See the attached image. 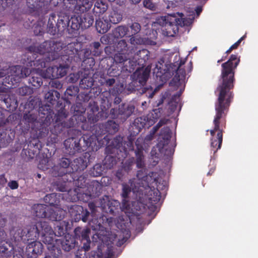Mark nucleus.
Masks as SVG:
<instances>
[{
    "instance_id": "obj_1",
    "label": "nucleus",
    "mask_w": 258,
    "mask_h": 258,
    "mask_svg": "<svg viewBox=\"0 0 258 258\" xmlns=\"http://www.w3.org/2000/svg\"><path fill=\"white\" fill-rule=\"evenodd\" d=\"M240 62V56L237 53L231 54L228 60L221 64V75L215 91L218 98L215 105L214 127L210 130V146L214 154L221 148L223 134L226 127V116L234 97L232 90L235 81V70Z\"/></svg>"
},
{
    "instance_id": "obj_2",
    "label": "nucleus",
    "mask_w": 258,
    "mask_h": 258,
    "mask_svg": "<svg viewBox=\"0 0 258 258\" xmlns=\"http://www.w3.org/2000/svg\"><path fill=\"white\" fill-rule=\"evenodd\" d=\"M137 179H131L128 183L122 184V206L128 210L131 207L130 195L132 191L136 201L140 203L148 199L151 203L156 204L161 199V191H166L167 187L165 183L158 182V174L155 172H150L144 175L143 170H138Z\"/></svg>"
},
{
    "instance_id": "obj_3",
    "label": "nucleus",
    "mask_w": 258,
    "mask_h": 258,
    "mask_svg": "<svg viewBox=\"0 0 258 258\" xmlns=\"http://www.w3.org/2000/svg\"><path fill=\"white\" fill-rule=\"evenodd\" d=\"M180 97L179 94L174 95L169 101H166V98L162 96L156 101L157 108L153 109L152 111L148 114L147 120L148 125L154 124L162 115L171 114L176 110L178 101Z\"/></svg>"
},
{
    "instance_id": "obj_4",
    "label": "nucleus",
    "mask_w": 258,
    "mask_h": 258,
    "mask_svg": "<svg viewBox=\"0 0 258 258\" xmlns=\"http://www.w3.org/2000/svg\"><path fill=\"white\" fill-rule=\"evenodd\" d=\"M151 68L150 64L145 69L142 67H139L132 75V83L135 86L134 89L138 90L142 94H145L149 98H153L155 93V90L153 91V88L150 86L144 87L149 77Z\"/></svg>"
},
{
    "instance_id": "obj_5",
    "label": "nucleus",
    "mask_w": 258,
    "mask_h": 258,
    "mask_svg": "<svg viewBox=\"0 0 258 258\" xmlns=\"http://www.w3.org/2000/svg\"><path fill=\"white\" fill-rule=\"evenodd\" d=\"M62 46L60 42L54 41H44L39 45L30 46L28 48L27 53H39L46 54V61H50L57 59L62 50Z\"/></svg>"
},
{
    "instance_id": "obj_6",
    "label": "nucleus",
    "mask_w": 258,
    "mask_h": 258,
    "mask_svg": "<svg viewBox=\"0 0 258 258\" xmlns=\"http://www.w3.org/2000/svg\"><path fill=\"white\" fill-rule=\"evenodd\" d=\"M35 71L36 70L33 69L32 71L21 66H13L6 70H0V78L8 75V77L4 79V83L13 85L14 84V82L16 83L19 82L22 79L28 77Z\"/></svg>"
},
{
    "instance_id": "obj_7",
    "label": "nucleus",
    "mask_w": 258,
    "mask_h": 258,
    "mask_svg": "<svg viewBox=\"0 0 258 258\" xmlns=\"http://www.w3.org/2000/svg\"><path fill=\"white\" fill-rule=\"evenodd\" d=\"M172 132L169 127H163L158 137V142L156 145V148L159 153L163 154L168 157H171L174 152V147L169 145L171 138Z\"/></svg>"
},
{
    "instance_id": "obj_8",
    "label": "nucleus",
    "mask_w": 258,
    "mask_h": 258,
    "mask_svg": "<svg viewBox=\"0 0 258 258\" xmlns=\"http://www.w3.org/2000/svg\"><path fill=\"white\" fill-rule=\"evenodd\" d=\"M63 211L57 208L53 209L50 206L44 204L34 205L32 207V212L37 217L46 218L51 221H60L61 216L58 215V212Z\"/></svg>"
},
{
    "instance_id": "obj_9",
    "label": "nucleus",
    "mask_w": 258,
    "mask_h": 258,
    "mask_svg": "<svg viewBox=\"0 0 258 258\" xmlns=\"http://www.w3.org/2000/svg\"><path fill=\"white\" fill-rule=\"evenodd\" d=\"M180 18H177L175 16H172L170 18V20L166 25L164 29L165 34L168 37H173L178 32L179 26L183 27L188 26L190 24V20L184 18L183 14H179Z\"/></svg>"
},
{
    "instance_id": "obj_10",
    "label": "nucleus",
    "mask_w": 258,
    "mask_h": 258,
    "mask_svg": "<svg viewBox=\"0 0 258 258\" xmlns=\"http://www.w3.org/2000/svg\"><path fill=\"white\" fill-rule=\"evenodd\" d=\"M100 207L103 212L115 216L121 210L120 204L117 200H109L108 196H105L100 200Z\"/></svg>"
},
{
    "instance_id": "obj_11",
    "label": "nucleus",
    "mask_w": 258,
    "mask_h": 258,
    "mask_svg": "<svg viewBox=\"0 0 258 258\" xmlns=\"http://www.w3.org/2000/svg\"><path fill=\"white\" fill-rule=\"evenodd\" d=\"M135 107L134 105L128 103H122L118 108H111L110 115L112 118H117L121 116L124 120L128 118L134 112Z\"/></svg>"
},
{
    "instance_id": "obj_12",
    "label": "nucleus",
    "mask_w": 258,
    "mask_h": 258,
    "mask_svg": "<svg viewBox=\"0 0 258 258\" xmlns=\"http://www.w3.org/2000/svg\"><path fill=\"white\" fill-rule=\"evenodd\" d=\"M125 219L126 220L123 216H120L114 221L115 226L120 231L122 236V238L118 239V242H127L131 237V231L128 228L130 222H128L127 217Z\"/></svg>"
},
{
    "instance_id": "obj_13",
    "label": "nucleus",
    "mask_w": 258,
    "mask_h": 258,
    "mask_svg": "<svg viewBox=\"0 0 258 258\" xmlns=\"http://www.w3.org/2000/svg\"><path fill=\"white\" fill-rule=\"evenodd\" d=\"M176 60L173 63V65L176 68L174 69L175 75L173 78L171 84H173L175 86H179L180 85L181 81H183L186 76V72L184 69L180 68V67L184 64V61L180 59L179 56L175 55Z\"/></svg>"
},
{
    "instance_id": "obj_14",
    "label": "nucleus",
    "mask_w": 258,
    "mask_h": 258,
    "mask_svg": "<svg viewBox=\"0 0 258 258\" xmlns=\"http://www.w3.org/2000/svg\"><path fill=\"white\" fill-rule=\"evenodd\" d=\"M51 229V227L48 225V223L44 221H40L37 222L35 225H33L28 231V234H31V233L38 235L39 233L41 231L42 234L45 237V242H51L53 241L54 239H52V236H48V233L50 232Z\"/></svg>"
},
{
    "instance_id": "obj_15",
    "label": "nucleus",
    "mask_w": 258,
    "mask_h": 258,
    "mask_svg": "<svg viewBox=\"0 0 258 258\" xmlns=\"http://www.w3.org/2000/svg\"><path fill=\"white\" fill-rule=\"evenodd\" d=\"M117 235L107 228L98 224V240L100 242H113L115 240Z\"/></svg>"
},
{
    "instance_id": "obj_16",
    "label": "nucleus",
    "mask_w": 258,
    "mask_h": 258,
    "mask_svg": "<svg viewBox=\"0 0 258 258\" xmlns=\"http://www.w3.org/2000/svg\"><path fill=\"white\" fill-rule=\"evenodd\" d=\"M68 115V112L66 109L64 108H60L55 115V122L63 127L67 128L72 127L74 124L72 118H71L68 121H64V119L67 117Z\"/></svg>"
},
{
    "instance_id": "obj_17",
    "label": "nucleus",
    "mask_w": 258,
    "mask_h": 258,
    "mask_svg": "<svg viewBox=\"0 0 258 258\" xmlns=\"http://www.w3.org/2000/svg\"><path fill=\"white\" fill-rule=\"evenodd\" d=\"M123 138L120 136H117L114 138L110 142H108V145L105 148V152L107 154H113L118 151H121L120 148L122 146Z\"/></svg>"
},
{
    "instance_id": "obj_18",
    "label": "nucleus",
    "mask_w": 258,
    "mask_h": 258,
    "mask_svg": "<svg viewBox=\"0 0 258 258\" xmlns=\"http://www.w3.org/2000/svg\"><path fill=\"white\" fill-rule=\"evenodd\" d=\"M136 149L135 153L136 155V164L137 168H142L145 166L144 148L142 145L139 143V139L136 142Z\"/></svg>"
},
{
    "instance_id": "obj_19",
    "label": "nucleus",
    "mask_w": 258,
    "mask_h": 258,
    "mask_svg": "<svg viewBox=\"0 0 258 258\" xmlns=\"http://www.w3.org/2000/svg\"><path fill=\"white\" fill-rule=\"evenodd\" d=\"M134 56V59L137 60L139 67L144 68L150 58V52L147 49H143L139 50Z\"/></svg>"
},
{
    "instance_id": "obj_20",
    "label": "nucleus",
    "mask_w": 258,
    "mask_h": 258,
    "mask_svg": "<svg viewBox=\"0 0 258 258\" xmlns=\"http://www.w3.org/2000/svg\"><path fill=\"white\" fill-rule=\"evenodd\" d=\"M70 212L74 214L77 216V219H82L84 222L87 221L88 217L89 215V212L87 210L84 211L83 207L78 205L73 206L71 208Z\"/></svg>"
},
{
    "instance_id": "obj_21",
    "label": "nucleus",
    "mask_w": 258,
    "mask_h": 258,
    "mask_svg": "<svg viewBox=\"0 0 258 258\" xmlns=\"http://www.w3.org/2000/svg\"><path fill=\"white\" fill-rule=\"evenodd\" d=\"M125 63L126 64H124L122 70L129 73L134 72V70H137V68H139L138 62L137 60L134 59V56L133 58L128 57L127 60H126Z\"/></svg>"
},
{
    "instance_id": "obj_22",
    "label": "nucleus",
    "mask_w": 258,
    "mask_h": 258,
    "mask_svg": "<svg viewBox=\"0 0 258 258\" xmlns=\"http://www.w3.org/2000/svg\"><path fill=\"white\" fill-rule=\"evenodd\" d=\"M0 252L4 253L6 257L11 256L14 250V243H1Z\"/></svg>"
},
{
    "instance_id": "obj_23",
    "label": "nucleus",
    "mask_w": 258,
    "mask_h": 258,
    "mask_svg": "<svg viewBox=\"0 0 258 258\" xmlns=\"http://www.w3.org/2000/svg\"><path fill=\"white\" fill-rule=\"evenodd\" d=\"M129 29L128 27L120 25L114 29L113 31V34L114 37L122 38L126 35L128 36Z\"/></svg>"
},
{
    "instance_id": "obj_24",
    "label": "nucleus",
    "mask_w": 258,
    "mask_h": 258,
    "mask_svg": "<svg viewBox=\"0 0 258 258\" xmlns=\"http://www.w3.org/2000/svg\"><path fill=\"white\" fill-rule=\"evenodd\" d=\"M48 1L50 0H27V5L29 9L34 11L40 9L45 2Z\"/></svg>"
},
{
    "instance_id": "obj_25",
    "label": "nucleus",
    "mask_w": 258,
    "mask_h": 258,
    "mask_svg": "<svg viewBox=\"0 0 258 258\" xmlns=\"http://www.w3.org/2000/svg\"><path fill=\"white\" fill-rule=\"evenodd\" d=\"M128 57L125 52H118L115 54L114 56V61L116 63L119 65V67L122 69L124 64H126V60H127Z\"/></svg>"
},
{
    "instance_id": "obj_26",
    "label": "nucleus",
    "mask_w": 258,
    "mask_h": 258,
    "mask_svg": "<svg viewBox=\"0 0 258 258\" xmlns=\"http://www.w3.org/2000/svg\"><path fill=\"white\" fill-rule=\"evenodd\" d=\"M60 97L58 92L55 90H50L45 94V99L49 103L53 104Z\"/></svg>"
},
{
    "instance_id": "obj_27",
    "label": "nucleus",
    "mask_w": 258,
    "mask_h": 258,
    "mask_svg": "<svg viewBox=\"0 0 258 258\" xmlns=\"http://www.w3.org/2000/svg\"><path fill=\"white\" fill-rule=\"evenodd\" d=\"M153 74L155 75L157 78H159L160 80L165 79L168 77V74L170 75L169 73L166 72L165 69H162L161 67H158V65H156V67L153 69Z\"/></svg>"
},
{
    "instance_id": "obj_28",
    "label": "nucleus",
    "mask_w": 258,
    "mask_h": 258,
    "mask_svg": "<svg viewBox=\"0 0 258 258\" xmlns=\"http://www.w3.org/2000/svg\"><path fill=\"white\" fill-rule=\"evenodd\" d=\"M118 125L114 121L110 120L105 124V128L106 132L109 134L115 133L118 131Z\"/></svg>"
},
{
    "instance_id": "obj_29",
    "label": "nucleus",
    "mask_w": 258,
    "mask_h": 258,
    "mask_svg": "<svg viewBox=\"0 0 258 258\" xmlns=\"http://www.w3.org/2000/svg\"><path fill=\"white\" fill-rule=\"evenodd\" d=\"M146 123L143 120L142 117H138L136 118L133 123V128L136 130L135 132L136 134H139L141 130L145 127Z\"/></svg>"
},
{
    "instance_id": "obj_30",
    "label": "nucleus",
    "mask_w": 258,
    "mask_h": 258,
    "mask_svg": "<svg viewBox=\"0 0 258 258\" xmlns=\"http://www.w3.org/2000/svg\"><path fill=\"white\" fill-rule=\"evenodd\" d=\"M74 231L76 235H77L79 233H81V240H86L87 242H91V240L89 239V234L91 233L90 229H86L81 231V228L80 227H77L75 229Z\"/></svg>"
},
{
    "instance_id": "obj_31",
    "label": "nucleus",
    "mask_w": 258,
    "mask_h": 258,
    "mask_svg": "<svg viewBox=\"0 0 258 258\" xmlns=\"http://www.w3.org/2000/svg\"><path fill=\"white\" fill-rule=\"evenodd\" d=\"M116 158L110 155H107L103 161L104 165L108 169H111L116 164Z\"/></svg>"
},
{
    "instance_id": "obj_32",
    "label": "nucleus",
    "mask_w": 258,
    "mask_h": 258,
    "mask_svg": "<svg viewBox=\"0 0 258 258\" xmlns=\"http://www.w3.org/2000/svg\"><path fill=\"white\" fill-rule=\"evenodd\" d=\"M109 21L113 24H117L122 19V15L120 13L113 11L109 15Z\"/></svg>"
},
{
    "instance_id": "obj_33",
    "label": "nucleus",
    "mask_w": 258,
    "mask_h": 258,
    "mask_svg": "<svg viewBox=\"0 0 258 258\" xmlns=\"http://www.w3.org/2000/svg\"><path fill=\"white\" fill-rule=\"evenodd\" d=\"M53 186L56 190L61 192L67 191L69 190L66 182L61 180H58L53 182Z\"/></svg>"
},
{
    "instance_id": "obj_34",
    "label": "nucleus",
    "mask_w": 258,
    "mask_h": 258,
    "mask_svg": "<svg viewBox=\"0 0 258 258\" xmlns=\"http://www.w3.org/2000/svg\"><path fill=\"white\" fill-rule=\"evenodd\" d=\"M130 30L128 32V36H134L141 31V25L138 22L132 23L129 26Z\"/></svg>"
},
{
    "instance_id": "obj_35",
    "label": "nucleus",
    "mask_w": 258,
    "mask_h": 258,
    "mask_svg": "<svg viewBox=\"0 0 258 258\" xmlns=\"http://www.w3.org/2000/svg\"><path fill=\"white\" fill-rule=\"evenodd\" d=\"M97 110V107L92 108L88 112V119L90 123L91 126L95 127V123L97 122L96 116L94 113V111Z\"/></svg>"
},
{
    "instance_id": "obj_36",
    "label": "nucleus",
    "mask_w": 258,
    "mask_h": 258,
    "mask_svg": "<svg viewBox=\"0 0 258 258\" xmlns=\"http://www.w3.org/2000/svg\"><path fill=\"white\" fill-rule=\"evenodd\" d=\"M23 119L26 122H27L29 125L30 124H33L37 119V115L36 113L28 112L27 113H25L23 116Z\"/></svg>"
},
{
    "instance_id": "obj_37",
    "label": "nucleus",
    "mask_w": 258,
    "mask_h": 258,
    "mask_svg": "<svg viewBox=\"0 0 258 258\" xmlns=\"http://www.w3.org/2000/svg\"><path fill=\"white\" fill-rule=\"evenodd\" d=\"M134 162L135 160L134 158L128 159L123 163L121 168L122 170H123L124 172L128 173V172L132 170Z\"/></svg>"
},
{
    "instance_id": "obj_38",
    "label": "nucleus",
    "mask_w": 258,
    "mask_h": 258,
    "mask_svg": "<svg viewBox=\"0 0 258 258\" xmlns=\"http://www.w3.org/2000/svg\"><path fill=\"white\" fill-rule=\"evenodd\" d=\"M28 246L29 248L34 246L32 252L36 254H40L42 252L43 245L42 243H28Z\"/></svg>"
},
{
    "instance_id": "obj_39",
    "label": "nucleus",
    "mask_w": 258,
    "mask_h": 258,
    "mask_svg": "<svg viewBox=\"0 0 258 258\" xmlns=\"http://www.w3.org/2000/svg\"><path fill=\"white\" fill-rule=\"evenodd\" d=\"M55 21L53 19H49L47 23V32L52 35H54L56 32Z\"/></svg>"
},
{
    "instance_id": "obj_40",
    "label": "nucleus",
    "mask_w": 258,
    "mask_h": 258,
    "mask_svg": "<svg viewBox=\"0 0 258 258\" xmlns=\"http://www.w3.org/2000/svg\"><path fill=\"white\" fill-rule=\"evenodd\" d=\"M127 43L124 39L119 41L116 45V50L117 52H124V51L127 50Z\"/></svg>"
},
{
    "instance_id": "obj_41",
    "label": "nucleus",
    "mask_w": 258,
    "mask_h": 258,
    "mask_svg": "<svg viewBox=\"0 0 258 258\" xmlns=\"http://www.w3.org/2000/svg\"><path fill=\"white\" fill-rule=\"evenodd\" d=\"M69 70V66L68 64H60L57 66V70L58 77L61 78L67 75Z\"/></svg>"
},
{
    "instance_id": "obj_42",
    "label": "nucleus",
    "mask_w": 258,
    "mask_h": 258,
    "mask_svg": "<svg viewBox=\"0 0 258 258\" xmlns=\"http://www.w3.org/2000/svg\"><path fill=\"white\" fill-rule=\"evenodd\" d=\"M55 232L54 233L51 230L50 232H49V234L48 235L49 236H52L53 235H54L55 236H61L63 235L65 233V230L63 229L62 226H61L60 225H57L55 228ZM53 239L52 237L51 239Z\"/></svg>"
},
{
    "instance_id": "obj_43",
    "label": "nucleus",
    "mask_w": 258,
    "mask_h": 258,
    "mask_svg": "<svg viewBox=\"0 0 258 258\" xmlns=\"http://www.w3.org/2000/svg\"><path fill=\"white\" fill-rule=\"evenodd\" d=\"M173 16L170 15L167 16H162L156 20V22L157 24H159L160 26L163 27H165L166 25L168 24V22L170 21V18Z\"/></svg>"
},
{
    "instance_id": "obj_44",
    "label": "nucleus",
    "mask_w": 258,
    "mask_h": 258,
    "mask_svg": "<svg viewBox=\"0 0 258 258\" xmlns=\"http://www.w3.org/2000/svg\"><path fill=\"white\" fill-rule=\"evenodd\" d=\"M40 105V102L38 99L31 98L26 104V107L30 109H33Z\"/></svg>"
},
{
    "instance_id": "obj_45",
    "label": "nucleus",
    "mask_w": 258,
    "mask_h": 258,
    "mask_svg": "<svg viewBox=\"0 0 258 258\" xmlns=\"http://www.w3.org/2000/svg\"><path fill=\"white\" fill-rule=\"evenodd\" d=\"M29 82L32 86L38 87L42 84V78L40 77L32 76L29 80Z\"/></svg>"
},
{
    "instance_id": "obj_46",
    "label": "nucleus",
    "mask_w": 258,
    "mask_h": 258,
    "mask_svg": "<svg viewBox=\"0 0 258 258\" xmlns=\"http://www.w3.org/2000/svg\"><path fill=\"white\" fill-rule=\"evenodd\" d=\"M245 38V36L244 35L241 37L238 41H237L235 43H234L233 45H232L225 52V53L227 54H229L231 52V51L237 49L238 46L240 45L242 41Z\"/></svg>"
},
{
    "instance_id": "obj_47",
    "label": "nucleus",
    "mask_w": 258,
    "mask_h": 258,
    "mask_svg": "<svg viewBox=\"0 0 258 258\" xmlns=\"http://www.w3.org/2000/svg\"><path fill=\"white\" fill-rule=\"evenodd\" d=\"M79 90V89L78 87L71 86L67 88L66 93L71 96H75L78 93Z\"/></svg>"
},
{
    "instance_id": "obj_48",
    "label": "nucleus",
    "mask_w": 258,
    "mask_h": 258,
    "mask_svg": "<svg viewBox=\"0 0 258 258\" xmlns=\"http://www.w3.org/2000/svg\"><path fill=\"white\" fill-rule=\"evenodd\" d=\"M144 6L153 11H155L157 9V6L153 3L151 0H144L143 2Z\"/></svg>"
},
{
    "instance_id": "obj_49",
    "label": "nucleus",
    "mask_w": 258,
    "mask_h": 258,
    "mask_svg": "<svg viewBox=\"0 0 258 258\" xmlns=\"http://www.w3.org/2000/svg\"><path fill=\"white\" fill-rule=\"evenodd\" d=\"M90 243H84V246L83 247L84 250H83V248L81 249V250H78L77 251L76 254V258H84V256H83V257H82L83 254H81L80 252L84 251V254L85 255V252L87 251H88L89 249H90Z\"/></svg>"
},
{
    "instance_id": "obj_50",
    "label": "nucleus",
    "mask_w": 258,
    "mask_h": 258,
    "mask_svg": "<svg viewBox=\"0 0 258 258\" xmlns=\"http://www.w3.org/2000/svg\"><path fill=\"white\" fill-rule=\"evenodd\" d=\"M168 121V119H161L160 120L159 122L153 127L151 132H152V134H155L157 131L160 128L162 125L165 124Z\"/></svg>"
},
{
    "instance_id": "obj_51",
    "label": "nucleus",
    "mask_w": 258,
    "mask_h": 258,
    "mask_svg": "<svg viewBox=\"0 0 258 258\" xmlns=\"http://www.w3.org/2000/svg\"><path fill=\"white\" fill-rule=\"evenodd\" d=\"M55 199V196L53 194H49L47 195L44 198V201L45 203L48 204L50 205H52L54 204Z\"/></svg>"
},
{
    "instance_id": "obj_52",
    "label": "nucleus",
    "mask_w": 258,
    "mask_h": 258,
    "mask_svg": "<svg viewBox=\"0 0 258 258\" xmlns=\"http://www.w3.org/2000/svg\"><path fill=\"white\" fill-rule=\"evenodd\" d=\"M102 219L103 220V223L105 226H108L109 227H112L113 224V217H107L105 215H103L102 217Z\"/></svg>"
},
{
    "instance_id": "obj_53",
    "label": "nucleus",
    "mask_w": 258,
    "mask_h": 258,
    "mask_svg": "<svg viewBox=\"0 0 258 258\" xmlns=\"http://www.w3.org/2000/svg\"><path fill=\"white\" fill-rule=\"evenodd\" d=\"M108 6L102 2L99 3L98 2V14H99V17H100V15L103 14L107 10Z\"/></svg>"
},
{
    "instance_id": "obj_54",
    "label": "nucleus",
    "mask_w": 258,
    "mask_h": 258,
    "mask_svg": "<svg viewBox=\"0 0 258 258\" xmlns=\"http://www.w3.org/2000/svg\"><path fill=\"white\" fill-rule=\"evenodd\" d=\"M52 69L50 67L48 68L46 70L41 73V76L45 79H53V75L52 73Z\"/></svg>"
},
{
    "instance_id": "obj_55",
    "label": "nucleus",
    "mask_w": 258,
    "mask_h": 258,
    "mask_svg": "<svg viewBox=\"0 0 258 258\" xmlns=\"http://www.w3.org/2000/svg\"><path fill=\"white\" fill-rule=\"evenodd\" d=\"M62 249L66 251H70L76 246L77 243H60Z\"/></svg>"
},
{
    "instance_id": "obj_56",
    "label": "nucleus",
    "mask_w": 258,
    "mask_h": 258,
    "mask_svg": "<svg viewBox=\"0 0 258 258\" xmlns=\"http://www.w3.org/2000/svg\"><path fill=\"white\" fill-rule=\"evenodd\" d=\"M12 240L14 242H21L23 240V238L21 236V231H20V230L15 232L13 235V238Z\"/></svg>"
},
{
    "instance_id": "obj_57",
    "label": "nucleus",
    "mask_w": 258,
    "mask_h": 258,
    "mask_svg": "<svg viewBox=\"0 0 258 258\" xmlns=\"http://www.w3.org/2000/svg\"><path fill=\"white\" fill-rule=\"evenodd\" d=\"M49 85L51 86V87L56 88L57 89H60L62 88V85L61 84V83L56 80H53L49 82Z\"/></svg>"
},
{
    "instance_id": "obj_58",
    "label": "nucleus",
    "mask_w": 258,
    "mask_h": 258,
    "mask_svg": "<svg viewBox=\"0 0 258 258\" xmlns=\"http://www.w3.org/2000/svg\"><path fill=\"white\" fill-rule=\"evenodd\" d=\"M70 161L68 158H62L59 162L61 167L64 168H68L70 165Z\"/></svg>"
},
{
    "instance_id": "obj_59",
    "label": "nucleus",
    "mask_w": 258,
    "mask_h": 258,
    "mask_svg": "<svg viewBox=\"0 0 258 258\" xmlns=\"http://www.w3.org/2000/svg\"><path fill=\"white\" fill-rule=\"evenodd\" d=\"M115 82V80L114 78L108 79L105 80L104 83V85L106 87L112 86Z\"/></svg>"
},
{
    "instance_id": "obj_60",
    "label": "nucleus",
    "mask_w": 258,
    "mask_h": 258,
    "mask_svg": "<svg viewBox=\"0 0 258 258\" xmlns=\"http://www.w3.org/2000/svg\"><path fill=\"white\" fill-rule=\"evenodd\" d=\"M34 32L36 35H41L43 32V29L40 25H37L35 26Z\"/></svg>"
},
{
    "instance_id": "obj_61",
    "label": "nucleus",
    "mask_w": 258,
    "mask_h": 258,
    "mask_svg": "<svg viewBox=\"0 0 258 258\" xmlns=\"http://www.w3.org/2000/svg\"><path fill=\"white\" fill-rule=\"evenodd\" d=\"M29 90L30 89L27 87H21L19 89V93L22 95H25Z\"/></svg>"
},
{
    "instance_id": "obj_62",
    "label": "nucleus",
    "mask_w": 258,
    "mask_h": 258,
    "mask_svg": "<svg viewBox=\"0 0 258 258\" xmlns=\"http://www.w3.org/2000/svg\"><path fill=\"white\" fill-rule=\"evenodd\" d=\"M8 185L12 189H16L18 187V184L17 182L14 180L9 182Z\"/></svg>"
},
{
    "instance_id": "obj_63",
    "label": "nucleus",
    "mask_w": 258,
    "mask_h": 258,
    "mask_svg": "<svg viewBox=\"0 0 258 258\" xmlns=\"http://www.w3.org/2000/svg\"><path fill=\"white\" fill-rule=\"evenodd\" d=\"M130 37H131L130 39V41L131 44L135 45L140 43V40L137 38L136 37L134 36H131Z\"/></svg>"
},
{
    "instance_id": "obj_64",
    "label": "nucleus",
    "mask_w": 258,
    "mask_h": 258,
    "mask_svg": "<svg viewBox=\"0 0 258 258\" xmlns=\"http://www.w3.org/2000/svg\"><path fill=\"white\" fill-rule=\"evenodd\" d=\"M79 141H75L74 142V149L78 152H80L81 150V146Z\"/></svg>"
}]
</instances>
